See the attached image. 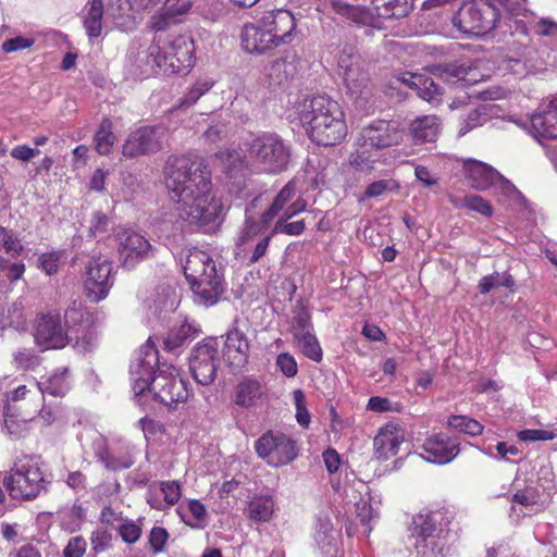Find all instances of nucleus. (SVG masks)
Masks as SVG:
<instances>
[{"label":"nucleus","mask_w":557,"mask_h":557,"mask_svg":"<svg viewBox=\"0 0 557 557\" xmlns=\"http://www.w3.org/2000/svg\"><path fill=\"white\" fill-rule=\"evenodd\" d=\"M139 448L131 442H119L111 449L109 470L129 469L136 461Z\"/></svg>","instance_id":"nucleus-42"},{"label":"nucleus","mask_w":557,"mask_h":557,"mask_svg":"<svg viewBox=\"0 0 557 557\" xmlns=\"http://www.w3.org/2000/svg\"><path fill=\"white\" fill-rule=\"evenodd\" d=\"M221 166H223L230 178H234L233 185L230 186V191L240 194L245 185V168L247 160L243 152L237 149L221 150L216 153Z\"/></svg>","instance_id":"nucleus-32"},{"label":"nucleus","mask_w":557,"mask_h":557,"mask_svg":"<svg viewBox=\"0 0 557 557\" xmlns=\"http://www.w3.org/2000/svg\"><path fill=\"white\" fill-rule=\"evenodd\" d=\"M515 284V280L512 275L508 272L499 273H491V275L483 276L478 284V288L480 293L487 294L492 288L505 286L512 287Z\"/></svg>","instance_id":"nucleus-50"},{"label":"nucleus","mask_w":557,"mask_h":557,"mask_svg":"<svg viewBox=\"0 0 557 557\" xmlns=\"http://www.w3.org/2000/svg\"><path fill=\"white\" fill-rule=\"evenodd\" d=\"M163 136L164 127H138L128 135L123 144V154L137 157V154L160 150Z\"/></svg>","instance_id":"nucleus-26"},{"label":"nucleus","mask_w":557,"mask_h":557,"mask_svg":"<svg viewBox=\"0 0 557 557\" xmlns=\"http://www.w3.org/2000/svg\"><path fill=\"white\" fill-rule=\"evenodd\" d=\"M363 137L370 140L371 148L381 156V161H383L382 149L399 144L403 135L396 124L391 123V121L379 120L363 127Z\"/></svg>","instance_id":"nucleus-29"},{"label":"nucleus","mask_w":557,"mask_h":557,"mask_svg":"<svg viewBox=\"0 0 557 557\" xmlns=\"http://www.w3.org/2000/svg\"><path fill=\"white\" fill-rule=\"evenodd\" d=\"M413 546L423 557H443L447 549L449 520L443 511H422L408 525Z\"/></svg>","instance_id":"nucleus-7"},{"label":"nucleus","mask_w":557,"mask_h":557,"mask_svg":"<svg viewBox=\"0 0 557 557\" xmlns=\"http://www.w3.org/2000/svg\"><path fill=\"white\" fill-rule=\"evenodd\" d=\"M72 386L69 367H58L36 382V387L44 400L46 394L54 397H63Z\"/></svg>","instance_id":"nucleus-33"},{"label":"nucleus","mask_w":557,"mask_h":557,"mask_svg":"<svg viewBox=\"0 0 557 557\" xmlns=\"http://www.w3.org/2000/svg\"><path fill=\"white\" fill-rule=\"evenodd\" d=\"M275 364L285 376L293 377L298 372V363L289 352H281L276 356Z\"/></svg>","instance_id":"nucleus-64"},{"label":"nucleus","mask_w":557,"mask_h":557,"mask_svg":"<svg viewBox=\"0 0 557 557\" xmlns=\"http://www.w3.org/2000/svg\"><path fill=\"white\" fill-rule=\"evenodd\" d=\"M414 8L413 0H372V9L379 17H407Z\"/></svg>","instance_id":"nucleus-40"},{"label":"nucleus","mask_w":557,"mask_h":557,"mask_svg":"<svg viewBox=\"0 0 557 557\" xmlns=\"http://www.w3.org/2000/svg\"><path fill=\"white\" fill-rule=\"evenodd\" d=\"M401 82L417 90L418 96L430 103L438 101L440 87L436 86L431 77L423 76V74L407 73L401 76Z\"/></svg>","instance_id":"nucleus-41"},{"label":"nucleus","mask_w":557,"mask_h":557,"mask_svg":"<svg viewBox=\"0 0 557 557\" xmlns=\"http://www.w3.org/2000/svg\"><path fill=\"white\" fill-rule=\"evenodd\" d=\"M230 133L231 126L228 121H212L210 126L205 132V137L208 141H211L212 144H218V141L224 140V138L228 137Z\"/></svg>","instance_id":"nucleus-60"},{"label":"nucleus","mask_w":557,"mask_h":557,"mask_svg":"<svg viewBox=\"0 0 557 557\" xmlns=\"http://www.w3.org/2000/svg\"><path fill=\"white\" fill-rule=\"evenodd\" d=\"M441 132V123L435 114L417 117L410 125V135L414 144L436 141Z\"/></svg>","instance_id":"nucleus-37"},{"label":"nucleus","mask_w":557,"mask_h":557,"mask_svg":"<svg viewBox=\"0 0 557 557\" xmlns=\"http://www.w3.org/2000/svg\"><path fill=\"white\" fill-rule=\"evenodd\" d=\"M312 325L309 329L308 332L305 333V335H301V343L299 345V348L304 356L310 358L314 362H320L322 360V348L319 344V341L317 336L312 332Z\"/></svg>","instance_id":"nucleus-53"},{"label":"nucleus","mask_w":557,"mask_h":557,"mask_svg":"<svg viewBox=\"0 0 557 557\" xmlns=\"http://www.w3.org/2000/svg\"><path fill=\"white\" fill-rule=\"evenodd\" d=\"M307 210V200L304 199L296 186V181H288L273 199L267 210V218L270 224L277 214L281 218H294L301 211Z\"/></svg>","instance_id":"nucleus-24"},{"label":"nucleus","mask_w":557,"mask_h":557,"mask_svg":"<svg viewBox=\"0 0 557 557\" xmlns=\"http://www.w3.org/2000/svg\"><path fill=\"white\" fill-rule=\"evenodd\" d=\"M404 441L405 430L396 422H387L380 426L373 437V451L376 459H392L399 453Z\"/></svg>","instance_id":"nucleus-27"},{"label":"nucleus","mask_w":557,"mask_h":557,"mask_svg":"<svg viewBox=\"0 0 557 557\" xmlns=\"http://www.w3.org/2000/svg\"><path fill=\"white\" fill-rule=\"evenodd\" d=\"M13 363L17 368L29 370V368L38 367L40 363V357L34 349L18 348L13 352Z\"/></svg>","instance_id":"nucleus-56"},{"label":"nucleus","mask_w":557,"mask_h":557,"mask_svg":"<svg viewBox=\"0 0 557 557\" xmlns=\"http://www.w3.org/2000/svg\"><path fill=\"white\" fill-rule=\"evenodd\" d=\"M219 346L218 339L206 338L191 349L189 372L196 383L202 386L213 383L218 373Z\"/></svg>","instance_id":"nucleus-17"},{"label":"nucleus","mask_w":557,"mask_h":557,"mask_svg":"<svg viewBox=\"0 0 557 557\" xmlns=\"http://www.w3.org/2000/svg\"><path fill=\"white\" fill-rule=\"evenodd\" d=\"M540 497V493L534 487L518 490L516 494L512 495L513 507L516 504H520V506H523L527 509L524 513H531L533 510L541 509L542 506L539 503Z\"/></svg>","instance_id":"nucleus-49"},{"label":"nucleus","mask_w":557,"mask_h":557,"mask_svg":"<svg viewBox=\"0 0 557 557\" xmlns=\"http://www.w3.org/2000/svg\"><path fill=\"white\" fill-rule=\"evenodd\" d=\"M298 36V17L290 10L267 11L255 23L244 24L242 48L250 54H267L277 46L290 45Z\"/></svg>","instance_id":"nucleus-4"},{"label":"nucleus","mask_w":557,"mask_h":557,"mask_svg":"<svg viewBox=\"0 0 557 557\" xmlns=\"http://www.w3.org/2000/svg\"><path fill=\"white\" fill-rule=\"evenodd\" d=\"M0 251L10 257H18L23 251V245L14 231L0 224Z\"/></svg>","instance_id":"nucleus-51"},{"label":"nucleus","mask_w":557,"mask_h":557,"mask_svg":"<svg viewBox=\"0 0 557 557\" xmlns=\"http://www.w3.org/2000/svg\"><path fill=\"white\" fill-rule=\"evenodd\" d=\"M486 114L482 112L481 108L469 111L466 117H463L458 129L459 135H465L467 132L472 131L474 127H479L483 122L486 121Z\"/></svg>","instance_id":"nucleus-63"},{"label":"nucleus","mask_w":557,"mask_h":557,"mask_svg":"<svg viewBox=\"0 0 557 557\" xmlns=\"http://www.w3.org/2000/svg\"><path fill=\"white\" fill-rule=\"evenodd\" d=\"M71 329L59 312L39 313L34 326L35 343L41 349H63L71 344Z\"/></svg>","instance_id":"nucleus-16"},{"label":"nucleus","mask_w":557,"mask_h":557,"mask_svg":"<svg viewBox=\"0 0 557 557\" xmlns=\"http://www.w3.org/2000/svg\"><path fill=\"white\" fill-rule=\"evenodd\" d=\"M140 4L147 11H154L150 25L157 32L166 28L171 22L186 14L191 8L188 0H140Z\"/></svg>","instance_id":"nucleus-25"},{"label":"nucleus","mask_w":557,"mask_h":557,"mask_svg":"<svg viewBox=\"0 0 557 557\" xmlns=\"http://www.w3.org/2000/svg\"><path fill=\"white\" fill-rule=\"evenodd\" d=\"M214 85L215 79L211 76L198 77L178 99V108H189V106L197 103L198 99L211 90Z\"/></svg>","instance_id":"nucleus-44"},{"label":"nucleus","mask_w":557,"mask_h":557,"mask_svg":"<svg viewBox=\"0 0 557 557\" xmlns=\"http://www.w3.org/2000/svg\"><path fill=\"white\" fill-rule=\"evenodd\" d=\"M483 453L494 459L512 460V457L519 456L520 449L510 443L498 442L495 446H486Z\"/></svg>","instance_id":"nucleus-55"},{"label":"nucleus","mask_w":557,"mask_h":557,"mask_svg":"<svg viewBox=\"0 0 557 557\" xmlns=\"http://www.w3.org/2000/svg\"><path fill=\"white\" fill-rule=\"evenodd\" d=\"M270 221L267 219V210L260 216L251 215L249 209L246 211L245 222L235 237L236 253H247L252 247L249 258L250 263H256L264 257L269 244L273 237L272 230H269Z\"/></svg>","instance_id":"nucleus-12"},{"label":"nucleus","mask_w":557,"mask_h":557,"mask_svg":"<svg viewBox=\"0 0 557 557\" xmlns=\"http://www.w3.org/2000/svg\"><path fill=\"white\" fill-rule=\"evenodd\" d=\"M463 173L471 187L478 190L493 188L507 198L509 205L523 203V197L515 184L510 183L499 171L487 165L484 161L472 159L463 161Z\"/></svg>","instance_id":"nucleus-11"},{"label":"nucleus","mask_w":557,"mask_h":557,"mask_svg":"<svg viewBox=\"0 0 557 557\" xmlns=\"http://www.w3.org/2000/svg\"><path fill=\"white\" fill-rule=\"evenodd\" d=\"M293 398L296 408V420L299 425L308 428L311 423V414L307 408L306 396L302 389H295L293 392Z\"/></svg>","instance_id":"nucleus-57"},{"label":"nucleus","mask_w":557,"mask_h":557,"mask_svg":"<svg viewBox=\"0 0 557 557\" xmlns=\"http://www.w3.org/2000/svg\"><path fill=\"white\" fill-rule=\"evenodd\" d=\"M92 451L98 460L106 469L109 470V462H111V449L108 447L106 436L97 435L91 442Z\"/></svg>","instance_id":"nucleus-62"},{"label":"nucleus","mask_w":557,"mask_h":557,"mask_svg":"<svg viewBox=\"0 0 557 557\" xmlns=\"http://www.w3.org/2000/svg\"><path fill=\"white\" fill-rule=\"evenodd\" d=\"M377 162H381V156L373 151L370 140L364 138L363 127L355 139V151L349 156V163L357 171L369 174L374 171Z\"/></svg>","instance_id":"nucleus-34"},{"label":"nucleus","mask_w":557,"mask_h":557,"mask_svg":"<svg viewBox=\"0 0 557 557\" xmlns=\"http://www.w3.org/2000/svg\"><path fill=\"white\" fill-rule=\"evenodd\" d=\"M49 483L39 456L22 455L14 459L3 484L14 499H35Z\"/></svg>","instance_id":"nucleus-8"},{"label":"nucleus","mask_w":557,"mask_h":557,"mask_svg":"<svg viewBox=\"0 0 557 557\" xmlns=\"http://www.w3.org/2000/svg\"><path fill=\"white\" fill-rule=\"evenodd\" d=\"M159 362V352L156 346L151 345V339H148L129 364L135 396H141L148 391L153 394L156 399L169 407L185 403L190 395L188 382L183 379L176 367L166 366V363L159 367V371L156 373Z\"/></svg>","instance_id":"nucleus-2"},{"label":"nucleus","mask_w":557,"mask_h":557,"mask_svg":"<svg viewBox=\"0 0 557 557\" xmlns=\"http://www.w3.org/2000/svg\"><path fill=\"white\" fill-rule=\"evenodd\" d=\"M338 73L343 76L344 85L350 98L359 104L367 103L372 94L369 73L359 54L343 51L338 57Z\"/></svg>","instance_id":"nucleus-13"},{"label":"nucleus","mask_w":557,"mask_h":557,"mask_svg":"<svg viewBox=\"0 0 557 557\" xmlns=\"http://www.w3.org/2000/svg\"><path fill=\"white\" fill-rule=\"evenodd\" d=\"M103 21V1L89 0L87 3V14L84 18V26L89 38H97L102 33Z\"/></svg>","instance_id":"nucleus-45"},{"label":"nucleus","mask_w":557,"mask_h":557,"mask_svg":"<svg viewBox=\"0 0 557 557\" xmlns=\"http://www.w3.org/2000/svg\"><path fill=\"white\" fill-rule=\"evenodd\" d=\"M115 240L119 259L125 268H135L139 261L153 255L152 244L138 231L119 226L115 231Z\"/></svg>","instance_id":"nucleus-19"},{"label":"nucleus","mask_w":557,"mask_h":557,"mask_svg":"<svg viewBox=\"0 0 557 557\" xmlns=\"http://www.w3.org/2000/svg\"><path fill=\"white\" fill-rule=\"evenodd\" d=\"M255 450L269 466L281 467L292 462L298 455L295 440L282 432L263 433L255 443Z\"/></svg>","instance_id":"nucleus-15"},{"label":"nucleus","mask_w":557,"mask_h":557,"mask_svg":"<svg viewBox=\"0 0 557 557\" xmlns=\"http://www.w3.org/2000/svg\"><path fill=\"white\" fill-rule=\"evenodd\" d=\"M35 418H18V416L10 414L9 409L4 413V430L11 437H22L29 430L30 421Z\"/></svg>","instance_id":"nucleus-52"},{"label":"nucleus","mask_w":557,"mask_h":557,"mask_svg":"<svg viewBox=\"0 0 557 557\" xmlns=\"http://www.w3.org/2000/svg\"><path fill=\"white\" fill-rule=\"evenodd\" d=\"M445 73L450 82H461L463 85L478 84L485 77L480 72V61L473 60H457L446 64Z\"/></svg>","instance_id":"nucleus-36"},{"label":"nucleus","mask_w":557,"mask_h":557,"mask_svg":"<svg viewBox=\"0 0 557 557\" xmlns=\"http://www.w3.org/2000/svg\"><path fill=\"white\" fill-rule=\"evenodd\" d=\"M451 201L455 207L467 208L468 210L475 211L486 218L492 216L494 213V209L488 200L483 199L481 196H476V194H469L468 196L461 197V199H453Z\"/></svg>","instance_id":"nucleus-48"},{"label":"nucleus","mask_w":557,"mask_h":557,"mask_svg":"<svg viewBox=\"0 0 557 557\" xmlns=\"http://www.w3.org/2000/svg\"><path fill=\"white\" fill-rule=\"evenodd\" d=\"M141 527L139 522L132 521V519H123L121 520V524L119 525V533L123 542L125 543H135L141 536Z\"/></svg>","instance_id":"nucleus-61"},{"label":"nucleus","mask_w":557,"mask_h":557,"mask_svg":"<svg viewBox=\"0 0 557 557\" xmlns=\"http://www.w3.org/2000/svg\"><path fill=\"white\" fill-rule=\"evenodd\" d=\"M176 513L191 529H203L208 523L207 506L199 499H187L176 507Z\"/></svg>","instance_id":"nucleus-38"},{"label":"nucleus","mask_w":557,"mask_h":557,"mask_svg":"<svg viewBox=\"0 0 557 557\" xmlns=\"http://www.w3.org/2000/svg\"><path fill=\"white\" fill-rule=\"evenodd\" d=\"M199 332L197 323L187 319L176 320L163 337L164 349L175 351L195 339Z\"/></svg>","instance_id":"nucleus-35"},{"label":"nucleus","mask_w":557,"mask_h":557,"mask_svg":"<svg viewBox=\"0 0 557 557\" xmlns=\"http://www.w3.org/2000/svg\"><path fill=\"white\" fill-rule=\"evenodd\" d=\"M275 509V502L272 496L256 495L248 503L247 516L256 522H267L271 519Z\"/></svg>","instance_id":"nucleus-43"},{"label":"nucleus","mask_w":557,"mask_h":557,"mask_svg":"<svg viewBox=\"0 0 557 557\" xmlns=\"http://www.w3.org/2000/svg\"><path fill=\"white\" fill-rule=\"evenodd\" d=\"M111 224L110 216L107 213L100 212V210H96V212L91 213V219L89 221V235L91 237H103L107 234Z\"/></svg>","instance_id":"nucleus-58"},{"label":"nucleus","mask_w":557,"mask_h":557,"mask_svg":"<svg viewBox=\"0 0 557 557\" xmlns=\"http://www.w3.org/2000/svg\"><path fill=\"white\" fill-rule=\"evenodd\" d=\"M263 396L264 386L259 380L244 379L235 388L234 403L239 407H253Z\"/></svg>","instance_id":"nucleus-39"},{"label":"nucleus","mask_w":557,"mask_h":557,"mask_svg":"<svg viewBox=\"0 0 557 557\" xmlns=\"http://www.w3.org/2000/svg\"><path fill=\"white\" fill-rule=\"evenodd\" d=\"M164 181L178 220L213 232L222 224L226 206L213 189L211 172L202 160L172 156L164 166Z\"/></svg>","instance_id":"nucleus-1"},{"label":"nucleus","mask_w":557,"mask_h":557,"mask_svg":"<svg viewBox=\"0 0 557 557\" xmlns=\"http://www.w3.org/2000/svg\"><path fill=\"white\" fill-rule=\"evenodd\" d=\"M446 424L450 430L458 431L459 433L469 434V436H479L484 430V425L470 416L453 414L449 416Z\"/></svg>","instance_id":"nucleus-46"},{"label":"nucleus","mask_w":557,"mask_h":557,"mask_svg":"<svg viewBox=\"0 0 557 557\" xmlns=\"http://www.w3.org/2000/svg\"><path fill=\"white\" fill-rule=\"evenodd\" d=\"M184 275L193 289L195 300L210 307L220 300L226 289L224 273L207 250H184L180 256Z\"/></svg>","instance_id":"nucleus-6"},{"label":"nucleus","mask_w":557,"mask_h":557,"mask_svg":"<svg viewBox=\"0 0 557 557\" xmlns=\"http://www.w3.org/2000/svg\"><path fill=\"white\" fill-rule=\"evenodd\" d=\"M366 409L375 413L401 412L403 405L392 401L389 398H384V396H371L367 401Z\"/></svg>","instance_id":"nucleus-54"},{"label":"nucleus","mask_w":557,"mask_h":557,"mask_svg":"<svg viewBox=\"0 0 557 557\" xmlns=\"http://www.w3.org/2000/svg\"><path fill=\"white\" fill-rule=\"evenodd\" d=\"M289 219H278L272 227V237L275 234L300 235L306 230L305 220L288 222Z\"/></svg>","instance_id":"nucleus-59"},{"label":"nucleus","mask_w":557,"mask_h":557,"mask_svg":"<svg viewBox=\"0 0 557 557\" xmlns=\"http://www.w3.org/2000/svg\"><path fill=\"white\" fill-rule=\"evenodd\" d=\"M460 454V442L447 433H433L426 436L420 447L419 455L428 462L445 466Z\"/></svg>","instance_id":"nucleus-22"},{"label":"nucleus","mask_w":557,"mask_h":557,"mask_svg":"<svg viewBox=\"0 0 557 557\" xmlns=\"http://www.w3.org/2000/svg\"><path fill=\"white\" fill-rule=\"evenodd\" d=\"M223 357L230 367H245L249 360V339L244 332L232 329L226 333Z\"/></svg>","instance_id":"nucleus-31"},{"label":"nucleus","mask_w":557,"mask_h":557,"mask_svg":"<svg viewBox=\"0 0 557 557\" xmlns=\"http://www.w3.org/2000/svg\"><path fill=\"white\" fill-rule=\"evenodd\" d=\"M294 115L318 145L339 144L347 134L345 113L331 97L304 98L295 106Z\"/></svg>","instance_id":"nucleus-3"},{"label":"nucleus","mask_w":557,"mask_h":557,"mask_svg":"<svg viewBox=\"0 0 557 557\" xmlns=\"http://www.w3.org/2000/svg\"><path fill=\"white\" fill-rule=\"evenodd\" d=\"M508 24L511 35H520L521 38L518 40L517 48H515V41H511V50L505 55L503 67L518 77H527V75L543 71L545 64L536 48L531 47L530 36H557V24L536 21L535 16L529 13L510 14Z\"/></svg>","instance_id":"nucleus-5"},{"label":"nucleus","mask_w":557,"mask_h":557,"mask_svg":"<svg viewBox=\"0 0 557 557\" xmlns=\"http://www.w3.org/2000/svg\"><path fill=\"white\" fill-rule=\"evenodd\" d=\"M516 124L524 128L540 144L547 138H557V97L537 108L528 120H517Z\"/></svg>","instance_id":"nucleus-20"},{"label":"nucleus","mask_w":557,"mask_h":557,"mask_svg":"<svg viewBox=\"0 0 557 557\" xmlns=\"http://www.w3.org/2000/svg\"><path fill=\"white\" fill-rule=\"evenodd\" d=\"M345 496L348 498L347 503L352 504L356 517L363 527V533L369 535L373 529L371 522L377 516V508L371 503L372 497L368 485L364 482H358L357 487H346Z\"/></svg>","instance_id":"nucleus-28"},{"label":"nucleus","mask_w":557,"mask_h":557,"mask_svg":"<svg viewBox=\"0 0 557 557\" xmlns=\"http://www.w3.org/2000/svg\"><path fill=\"white\" fill-rule=\"evenodd\" d=\"M182 496V486L177 481H156L147 485L146 502L157 510H168L175 506Z\"/></svg>","instance_id":"nucleus-30"},{"label":"nucleus","mask_w":557,"mask_h":557,"mask_svg":"<svg viewBox=\"0 0 557 557\" xmlns=\"http://www.w3.org/2000/svg\"><path fill=\"white\" fill-rule=\"evenodd\" d=\"M162 48V34L157 35L147 47L129 48L128 60L133 74L148 77L161 71Z\"/></svg>","instance_id":"nucleus-23"},{"label":"nucleus","mask_w":557,"mask_h":557,"mask_svg":"<svg viewBox=\"0 0 557 557\" xmlns=\"http://www.w3.org/2000/svg\"><path fill=\"white\" fill-rule=\"evenodd\" d=\"M502 0L465 1L453 16V25L462 34L485 35L500 18Z\"/></svg>","instance_id":"nucleus-9"},{"label":"nucleus","mask_w":557,"mask_h":557,"mask_svg":"<svg viewBox=\"0 0 557 557\" xmlns=\"http://www.w3.org/2000/svg\"><path fill=\"white\" fill-rule=\"evenodd\" d=\"M65 323L70 327L71 343L78 351H90L97 347L99 335L89 313L81 304H72L65 311Z\"/></svg>","instance_id":"nucleus-18"},{"label":"nucleus","mask_w":557,"mask_h":557,"mask_svg":"<svg viewBox=\"0 0 557 557\" xmlns=\"http://www.w3.org/2000/svg\"><path fill=\"white\" fill-rule=\"evenodd\" d=\"M112 284V262L107 257H94L89 260L85 277L88 299L94 301L106 299Z\"/></svg>","instance_id":"nucleus-21"},{"label":"nucleus","mask_w":557,"mask_h":557,"mask_svg":"<svg viewBox=\"0 0 557 557\" xmlns=\"http://www.w3.org/2000/svg\"><path fill=\"white\" fill-rule=\"evenodd\" d=\"M251 160L261 171L278 174L290 161V144L275 133H262L248 144Z\"/></svg>","instance_id":"nucleus-10"},{"label":"nucleus","mask_w":557,"mask_h":557,"mask_svg":"<svg viewBox=\"0 0 557 557\" xmlns=\"http://www.w3.org/2000/svg\"><path fill=\"white\" fill-rule=\"evenodd\" d=\"M161 71L163 74H186L195 63V45L188 35L163 38L161 35Z\"/></svg>","instance_id":"nucleus-14"},{"label":"nucleus","mask_w":557,"mask_h":557,"mask_svg":"<svg viewBox=\"0 0 557 557\" xmlns=\"http://www.w3.org/2000/svg\"><path fill=\"white\" fill-rule=\"evenodd\" d=\"M114 143L115 136L112 133V121L104 117L94 135L96 150L100 154H108L110 153Z\"/></svg>","instance_id":"nucleus-47"}]
</instances>
